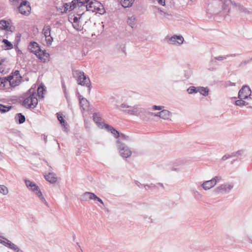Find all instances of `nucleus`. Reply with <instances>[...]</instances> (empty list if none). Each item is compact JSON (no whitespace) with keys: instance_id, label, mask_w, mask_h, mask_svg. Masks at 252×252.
I'll list each match as a JSON object with an SVG mask.
<instances>
[{"instance_id":"nucleus-9","label":"nucleus","mask_w":252,"mask_h":252,"mask_svg":"<svg viewBox=\"0 0 252 252\" xmlns=\"http://www.w3.org/2000/svg\"><path fill=\"white\" fill-rule=\"evenodd\" d=\"M252 91L250 87L247 85H245L240 89L238 93V98L239 99H251L250 97Z\"/></svg>"},{"instance_id":"nucleus-35","label":"nucleus","mask_w":252,"mask_h":252,"mask_svg":"<svg viewBox=\"0 0 252 252\" xmlns=\"http://www.w3.org/2000/svg\"><path fill=\"white\" fill-rule=\"evenodd\" d=\"M0 193L6 195L8 193L7 188L4 185H0Z\"/></svg>"},{"instance_id":"nucleus-28","label":"nucleus","mask_w":252,"mask_h":252,"mask_svg":"<svg viewBox=\"0 0 252 252\" xmlns=\"http://www.w3.org/2000/svg\"><path fill=\"white\" fill-rule=\"evenodd\" d=\"M197 91L204 96H207L208 95L209 90L206 88L203 87H198Z\"/></svg>"},{"instance_id":"nucleus-13","label":"nucleus","mask_w":252,"mask_h":252,"mask_svg":"<svg viewBox=\"0 0 252 252\" xmlns=\"http://www.w3.org/2000/svg\"><path fill=\"white\" fill-rule=\"evenodd\" d=\"M82 0H73L71 3H66V7H65L66 10H72L77 6H80V2H82Z\"/></svg>"},{"instance_id":"nucleus-48","label":"nucleus","mask_w":252,"mask_h":252,"mask_svg":"<svg viewBox=\"0 0 252 252\" xmlns=\"http://www.w3.org/2000/svg\"><path fill=\"white\" fill-rule=\"evenodd\" d=\"M5 241L3 240V242H1V244L4 245V246L8 247L9 245L8 244V243H9L10 241L6 239H5Z\"/></svg>"},{"instance_id":"nucleus-19","label":"nucleus","mask_w":252,"mask_h":252,"mask_svg":"<svg viewBox=\"0 0 252 252\" xmlns=\"http://www.w3.org/2000/svg\"><path fill=\"white\" fill-rule=\"evenodd\" d=\"M103 126L106 129L111 132L115 138H118L119 137V136H120V133L114 127L107 124H104Z\"/></svg>"},{"instance_id":"nucleus-45","label":"nucleus","mask_w":252,"mask_h":252,"mask_svg":"<svg viewBox=\"0 0 252 252\" xmlns=\"http://www.w3.org/2000/svg\"><path fill=\"white\" fill-rule=\"evenodd\" d=\"M234 157V154H231V155H224L222 157V160H225L228 159L229 158Z\"/></svg>"},{"instance_id":"nucleus-47","label":"nucleus","mask_w":252,"mask_h":252,"mask_svg":"<svg viewBox=\"0 0 252 252\" xmlns=\"http://www.w3.org/2000/svg\"><path fill=\"white\" fill-rule=\"evenodd\" d=\"M226 59V56H219V57H217L215 58V60H218V61H222V60H223L224 59Z\"/></svg>"},{"instance_id":"nucleus-26","label":"nucleus","mask_w":252,"mask_h":252,"mask_svg":"<svg viewBox=\"0 0 252 252\" xmlns=\"http://www.w3.org/2000/svg\"><path fill=\"white\" fill-rule=\"evenodd\" d=\"M134 0H121L122 5L125 7H129L132 6Z\"/></svg>"},{"instance_id":"nucleus-43","label":"nucleus","mask_w":252,"mask_h":252,"mask_svg":"<svg viewBox=\"0 0 252 252\" xmlns=\"http://www.w3.org/2000/svg\"><path fill=\"white\" fill-rule=\"evenodd\" d=\"M222 178L220 176H216L214 178L212 179L213 181H214L215 185L217 184V183L220 182Z\"/></svg>"},{"instance_id":"nucleus-40","label":"nucleus","mask_w":252,"mask_h":252,"mask_svg":"<svg viewBox=\"0 0 252 252\" xmlns=\"http://www.w3.org/2000/svg\"><path fill=\"white\" fill-rule=\"evenodd\" d=\"M238 10L241 12H243L247 14H250L251 12L246 7H244L241 6H239L238 7Z\"/></svg>"},{"instance_id":"nucleus-34","label":"nucleus","mask_w":252,"mask_h":252,"mask_svg":"<svg viewBox=\"0 0 252 252\" xmlns=\"http://www.w3.org/2000/svg\"><path fill=\"white\" fill-rule=\"evenodd\" d=\"M8 247L14 251H15L16 252H18L19 251V249L18 247L14 243H12L11 241L9 242V243H8Z\"/></svg>"},{"instance_id":"nucleus-56","label":"nucleus","mask_w":252,"mask_h":252,"mask_svg":"<svg viewBox=\"0 0 252 252\" xmlns=\"http://www.w3.org/2000/svg\"><path fill=\"white\" fill-rule=\"evenodd\" d=\"M135 184H136V185L137 186H138V187H139L140 185H141V183H139V182H138V181H136V182H135Z\"/></svg>"},{"instance_id":"nucleus-49","label":"nucleus","mask_w":252,"mask_h":252,"mask_svg":"<svg viewBox=\"0 0 252 252\" xmlns=\"http://www.w3.org/2000/svg\"><path fill=\"white\" fill-rule=\"evenodd\" d=\"M44 91V89L42 87H39L37 89V92L39 95L42 94H43V92Z\"/></svg>"},{"instance_id":"nucleus-6","label":"nucleus","mask_w":252,"mask_h":252,"mask_svg":"<svg viewBox=\"0 0 252 252\" xmlns=\"http://www.w3.org/2000/svg\"><path fill=\"white\" fill-rule=\"evenodd\" d=\"M80 2V6L79 7H85L86 11H92L94 12L97 6L100 5V2L96 0H82Z\"/></svg>"},{"instance_id":"nucleus-29","label":"nucleus","mask_w":252,"mask_h":252,"mask_svg":"<svg viewBox=\"0 0 252 252\" xmlns=\"http://www.w3.org/2000/svg\"><path fill=\"white\" fill-rule=\"evenodd\" d=\"M12 108V106L4 105L0 104V112L5 113L9 111Z\"/></svg>"},{"instance_id":"nucleus-5","label":"nucleus","mask_w":252,"mask_h":252,"mask_svg":"<svg viewBox=\"0 0 252 252\" xmlns=\"http://www.w3.org/2000/svg\"><path fill=\"white\" fill-rule=\"evenodd\" d=\"M77 75V82L78 85L86 86L88 88V93H90L91 90V83L89 77H87L83 71H76Z\"/></svg>"},{"instance_id":"nucleus-1","label":"nucleus","mask_w":252,"mask_h":252,"mask_svg":"<svg viewBox=\"0 0 252 252\" xmlns=\"http://www.w3.org/2000/svg\"><path fill=\"white\" fill-rule=\"evenodd\" d=\"M119 109L126 114L139 117L143 120H145L147 118L148 111L138 105L132 106L124 102L119 106Z\"/></svg>"},{"instance_id":"nucleus-18","label":"nucleus","mask_w":252,"mask_h":252,"mask_svg":"<svg viewBox=\"0 0 252 252\" xmlns=\"http://www.w3.org/2000/svg\"><path fill=\"white\" fill-rule=\"evenodd\" d=\"M79 100L81 107H82L84 110H87L89 106V102L88 100L84 97H82L81 96H80Z\"/></svg>"},{"instance_id":"nucleus-10","label":"nucleus","mask_w":252,"mask_h":252,"mask_svg":"<svg viewBox=\"0 0 252 252\" xmlns=\"http://www.w3.org/2000/svg\"><path fill=\"white\" fill-rule=\"evenodd\" d=\"M19 12L24 15H29L31 11L30 3L26 0L23 1L18 7Z\"/></svg>"},{"instance_id":"nucleus-51","label":"nucleus","mask_w":252,"mask_h":252,"mask_svg":"<svg viewBox=\"0 0 252 252\" xmlns=\"http://www.w3.org/2000/svg\"><path fill=\"white\" fill-rule=\"evenodd\" d=\"M252 58L250 59L249 60H248V61H243L241 63L240 65H242V64H246L248 63H249L250 62H252Z\"/></svg>"},{"instance_id":"nucleus-21","label":"nucleus","mask_w":252,"mask_h":252,"mask_svg":"<svg viewBox=\"0 0 252 252\" xmlns=\"http://www.w3.org/2000/svg\"><path fill=\"white\" fill-rule=\"evenodd\" d=\"M93 120L94 122L99 126L103 127V124L101 123L102 118L100 115L97 113H94L93 114Z\"/></svg>"},{"instance_id":"nucleus-31","label":"nucleus","mask_w":252,"mask_h":252,"mask_svg":"<svg viewBox=\"0 0 252 252\" xmlns=\"http://www.w3.org/2000/svg\"><path fill=\"white\" fill-rule=\"evenodd\" d=\"M191 193L194 198L196 199L201 198L202 196V194L198 190L194 189H192Z\"/></svg>"},{"instance_id":"nucleus-41","label":"nucleus","mask_w":252,"mask_h":252,"mask_svg":"<svg viewBox=\"0 0 252 252\" xmlns=\"http://www.w3.org/2000/svg\"><path fill=\"white\" fill-rule=\"evenodd\" d=\"M80 17H77L76 16H72L69 17V21L72 24L74 23H76L79 21V19Z\"/></svg>"},{"instance_id":"nucleus-2","label":"nucleus","mask_w":252,"mask_h":252,"mask_svg":"<svg viewBox=\"0 0 252 252\" xmlns=\"http://www.w3.org/2000/svg\"><path fill=\"white\" fill-rule=\"evenodd\" d=\"M28 50L31 53L34 54L43 63H46L49 61V54L45 50H41L36 42H31L28 46Z\"/></svg>"},{"instance_id":"nucleus-3","label":"nucleus","mask_w":252,"mask_h":252,"mask_svg":"<svg viewBox=\"0 0 252 252\" xmlns=\"http://www.w3.org/2000/svg\"><path fill=\"white\" fill-rule=\"evenodd\" d=\"M37 94L34 90H29V94L23 101L22 105L26 108L34 109L38 103Z\"/></svg>"},{"instance_id":"nucleus-46","label":"nucleus","mask_w":252,"mask_h":252,"mask_svg":"<svg viewBox=\"0 0 252 252\" xmlns=\"http://www.w3.org/2000/svg\"><path fill=\"white\" fill-rule=\"evenodd\" d=\"M244 153L243 150H239L236 153H232V154H234V157H238L239 156L242 155Z\"/></svg>"},{"instance_id":"nucleus-32","label":"nucleus","mask_w":252,"mask_h":252,"mask_svg":"<svg viewBox=\"0 0 252 252\" xmlns=\"http://www.w3.org/2000/svg\"><path fill=\"white\" fill-rule=\"evenodd\" d=\"M244 99H239L235 101V104L237 106H243L249 104V103L243 100Z\"/></svg>"},{"instance_id":"nucleus-57","label":"nucleus","mask_w":252,"mask_h":252,"mask_svg":"<svg viewBox=\"0 0 252 252\" xmlns=\"http://www.w3.org/2000/svg\"><path fill=\"white\" fill-rule=\"evenodd\" d=\"M44 140L45 143H46L47 142V136L45 135H44Z\"/></svg>"},{"instance_id":"nucleus-59","label":"nucleus","mask_w":252,"mask_h":252,"mask_svg":"<svg viewBox=\"0 0 252 252\" xmlns=\"http://www.w3.org/2000/svg\"><path fill=\"white\" fill-rule=\"evenodd\" d=\"M157 184H158V185H159L160 186H161V187H162V188H163V187H163V184H162V183H158Z\"/></svg>"},{"instance_id":"nucleus-16","label":"nucleus","mask_w":252,"mask_h":252,"mask_svg":"<svg viewBox=\"0 0 252 252\" xmlns=\"http://www.w3.org/2000/svg\"><path fill=\"white\" fill-rule=\"evenodd\" d=\"M8 84L12 87L18 86L21 82L22 79H19L12 76H8Z\"/></svg>"},{"instance_id":"nucleus-23","label":"nucleus","mask_w":252,"mask_h":252,"mask_svg":"<svg viewBox=\"0 0 252 252\" xmlns=\"http://www.w3.org/2000/svg\"><path fill=\"white\" fill-rule=\"evenodd\" d=\"M15 120L16 122L22 124L25 122V117L22 113H17L15 116Z\"/></svg>"},{"instance_id":"nucleus-20","label":"nucleus","mask_w":252,"mask_h":252,"mask_svg":"<svg viewBox=\"0 0 252 252\" xmlns=\"http://www.w3.org/2000/svg\"><path fill=\"white\" fill-rule=\"evenodd\" d=\"M46 180L51 184L55 183L57 181V177L54 173H49L45 176Z\"/></svg>"},{"instance_id":"nucleus-4","label":"nucleus","mask_w":252,"mask_h":252,"mask_svg":"<svg viewBox=\"0 0 252 252\" xmlns=\"http://www.w3.org/2000/svg\"><path fill=\"white\" fill-rule=\"evenodd\" d=\"M25 183L27 187L36 194L41 202L45 204L46 206H48V203L43 196L39 187L34 182L29 180L26 179L25 180Z\"/></svg>"},{"instance_id":"nucleus-30","label":"nucleus","mask_w":252,"mask_h":252,"mask_svg":"<svg viewBox=\"0 0 252 252\" xmlns=\"http://www.w3.org/2000/svg\"><path fill=\"white\" fill-rule=\"evenodd\" d=\"M105 10L103 6L100 2V5L97 6L96 8V11L94 12L98 13L100 14H103L105 13Z\"/></svg>"},{"instance_id":"nucleus-53","label":"nucleus","mask_w":252,"mask_h":252,"mask_svg":"<svg viewBox=\"0 0 252 252\" xmlns=\"http://www.w3.org/2000/svg\"><path fill=\"white\" fill-rule=\"evenodd\" d=\"M158 3L162 5H164L165 0H158Z\"/></svg>"},{"instance_id":"nucleus-17","label":"nucleus","mask_w":252,"mask_h":252,"mask_svg":"<svg viewBox=\"0 0 252 252\" xmlns=\"http://www.w3.org/2000/svg\"><path fill=\"white\" fill-rule=\"evenodd\" d=\"M96 195L91 192H85L82 195V199L84 201H89L90 200H94Z\"/></svg>"},{"instance_id":"nucleus-39","label":"nucleus","mask_w":252,"mask_h":252,"mask_svg":"<svg viewBox=\"0 0 252 252\" xmlns=\"http://www.w3.org/2000/svg\"><path fill=\"white\" fill-rule=\"evenodd\" d=\"M73 27L78 31H81L83 28L81 25L80 24L79 21L76 23H72Z\"/></svg>"},{"instance_id":"nucleus-54","label":"nucleus","mask_w":252,"mask_h":252,"mask_svg":"<svg viewBox=\"0 0 252 252\" xmlns=\"http://www.w3.org/2000/svg\"><path fill=\"white\" fill-rule=\"evenodd\" d=\"M20 0H10V2H13V4H16V2H18Z\"/></svg>"},{"instance_id":"nucleus-33","label":"nucleus","mask_w":252,"mask_h":252,"mask_svg":"<svg viewBox=\"0 0 252 252\" xmlns=\"http://www.w3.org/2000/svg\"><path fill=\"white\" fill-rule=\"evenodd\" d=\"M198 87L196 88L194 86L189 87L188 90L187 92L189 94H192L193 93H196L198 92Z\"/></svg>"},{"instance_id":"nucleus-61","label":"nucleus","mask_w":252,"mask_h":252,"mask_svg":"<svg viewBox=\"0 0 252 252\" xmlns=\"http://www.w3.org/2000/svg\"><path fill=\"white\" fill-rule=\"evenodd\" d=\"M3 240L0 239V243L1 244V242H3Z\"/></svg>"},{"instance_id":"nucleus-38","label":"nucleus","mask_w":252,"mask_h":252,"mask_svg":"<svg viewBox=\"0 0 252 252\" xmlns=\"http://www.w3.org/2000/svg\"><path fill=\"white\" fill-rule=\"evenodd\" d=\"M9 76H12L13 78H16L19 79H22V76L20 74V72L18 70H16L11 73Z\"/></svg>"},{"instance_id":"nucleus-60","label":"nucleus","mask_w":252,"mask_h":252,"mask_svg":"<svg viewBox=\"0 0 252 252\" xmlns=\"http://www.w3.org/2000/svg\"><path fill=\"white\" fill-rule=\"evenodd\" d=\"M225 237L226 239L230 238V236H229L228 235H226Z\"/></svg>"},{"instance_id":"nucleus-36","label":"nucleus","mask_w":252,"mask_h":252,"mask_svg":"<svg viewBox=\"0 0 252 252\" xmlns=\"http://www.w3.org/2000/svg\"><path fill=\"white\" fill-rule=\"evenodd\" d=\"M119 140L120 141L121 140H125V141H129L130 140L129 137L127 135H126L123 133H120V136H119Z\"/></svg>"},{"instance_id":"nucleus-12","label":"nucleus","mask_w":252,"mask_h":252,"mask_svg":"<svg viewBox=\"0 0 252 252\" xmlns=\"http://www.w3.org/2000/svg\"><path fill=\"white\" fill-rule=\"evenodd\" d=\"M184 38L182 36L174 35L168 40V43L174 45H180L183 43Z\"/></svg>"},{"instance_id":"nucleus-25","label":"nucleus","mask_w":252,"mask_h":252,"mask_svg":"<svg viewBox=\"0 0 252 252\" xmlns=\"http://www.w3.org/2000/svg\"><path fill=\"white\" fill-rule=\"evenodd\" d=\"M160 114L161 115V119L164 120H168L171 116V113L169 111L167 110H161V113Z\"/></svg>"},{"instance_id":"nucleus-44","label":"nucleus","mask_w":252,"mask_h":252,"mask_svg":"<svg viewBox=\"0 0 252 252\" xmlns=\"http://www.w3.org/2000/svg\"><path fill=\"white\" fill-rule=\"evenodd\" d=\"M161 113V111H160L159 112H158V113H155L150 112H148V111L147 115H150L154 116H155V117H158L161 118V115L160 114Z\"/></svg>"},{"instance_id":"nucleus-7","label":"nucleus","mask_w":252,"mask_h":252,"mask_svg":"<svg viewBox=\"0 0 252 252\" xmlns=\"http://www.w3.org/2000/svg\"><path fill=\"white\" fill-rule=\"evenodd\" d=\"M117 146L122 157L127 158L131 156L132 152L129 148L119 140L117 141Z\"/></svg>"},{"instance_id":"nucleus-55","label":"nucleus","mask_w":252,"mask_h":252,"mask_svg":"<svg viewBox=\"0 0 252 252\" xmlns=\"http://www.w3.org/2000/svg\"><path fill=\"white\" fill-rule=\"evenodd\" d=\"M236 56V54H230V55H226V58L227 57H235Z\"/></svg>"},{"instance_id":"nucleus-22","label":"nucleus","mask_w":252,"mask_h":252,"mask_svg":"<svg viewBox=\"0 0 252 252\" xmlns=\"http://www.w3.org/2000/svg\"><path fill=\"white\" fill-rule=\"evenodd\" d=\"M9 23L5 20L0 21V29L7 31H11V27L9 26Z\"/></svg>"},{"instance_id":"nucleus-8","label":"nucleus","mask_w":252,"mask_h":252,"mask_svg":"<svg viewBox=\"0 0 252 252\" xmlns=\"http://www.w3.org/2000/svg\"><path fill=\"white\" fill-rule=\"evenodd\" d=\"M234 187V184L231 183H225L221 184L214 189L216 194H227L229 193Z\"/></svg>"},{"instance_id":"nucleus-11","label":"nucleus","mask_w":252,"mask_h":252,"mask_svg":"<svg viewBox=\"0 0 252 252\" xmlns=\"http://www.w3.org/2000/svg\"><path fill=\"white\" fill-rule=\"evenodd\" d=\"M43 33L46 38L47 44L51 45L53 38L51 36V27L49 25H45L43 29Z\"/></svg>"},{"instance_id":"nucleus-15","label":"nucleus","mask_w":252,"mask_h":252,"mask_svg":"<svg viewBox=\"0 0 252 252\" xmlns=\"http://www.w3.org/2000/svg\"><path fill=\"white\" fill-rule=\"evenodd\" d=\"M215 7H217L218 10H215L213 12L218 13L221 9H225L226 7V4L221 1H215L214 3Z\"/></svg>"},{"instance_id":"nucleus-50","label":"nucleus","mask_w":252,"mask_h":252,"mask_svg":"<svg viewBox=\"0 0 252 252\" xmlns=\"http://www.w3.org/2000/svg\"><path fill=\"white\" fill-rule=\"evenodd\" d=\"M163 107L161 106H157V105H153V109L154 110H161L162 109Z\"/></svg>"},{"instance_id":"nucleus-27","label":"nucleus","mask_w":252,"mask_h":252,"mask_svg":"<svg viewBox=\"0 0 252 252\" xmlns=\"http://www.w3.org/2000/svg\"><path fill=\"white\" fill-rule=\"evenodd\" d=\"M8 77L7 78H0V89H3L8 84Z\"/></svg>"},{"instance_id":"nucleus-52","label":"nucleus","mask_w":252,"mask_h":252,"mask_svg":"<svg viewBox=\"0 0 252 252\" xmlns=\"http://www.w3.org/2000/svg\"><path fill=\"white\" fill-rule=\"evenodd\" d=\"M94 200H97V201H98L99 202H100L101 204H102V205H103V201L101 199H100L99 197H97L96 195V197L95 198V199Z\"/></svg>"},{"instance_id":"nucleus-58","label":"nucleus","mask_w":252,"mask_h":252,"mask_svg":"<svg viewBox=\"0 0 252 252\" xmlns=\"http://www.w3.org/2000/svg\"><path fill=\"white\" fill-rule=\"evenodd\" d=\"M144 187L146 189H147V188H150V186L148 185H144Z\"/></svg>"},{"instance_id":"nucleus-14","label":"nucleus","mask_w":252,"mask_h":252,"mask_svg":"<svg viewBox=\"0 0 252 252\" xmlns=\"http://www.w3.org/2000/svg\"><path fill=\"white\" fill-rule=\"evenodd\" d=\"M214 181L212 179L205 181L201 185V188L205 190H208L215 186Z\"/></svg>"},{"instance_id":"nucleus-37","label":"nucleus","mask_w":252,"mask_h":252,"mask_svg":"<svg viewBox=\"0 0 252 252\" xmlns=\"http://www.w3.org/2000/svg\"><path fill=\"white\" fill-rule=\"evenodd\" d=\"M2 42L5 45V47L7 49H11L13 48V45L10 42L8 41L7 39H4L2 40Z\"/></svg>"},{"instance_id":"nucleus-42","label":"nucleus","mask_w":252,"mask_h":252,"mask_svg":"<svg viewBox=\"0 0 252 252\" xmlns=\"http://www.w3.org/2000/svg\"><path fill=\"white\" fill-rule=\"evenodd\" d=\"M58 119L59 121L60 124L63 126L64 127H65L66 126H67L66 124L65 123V121L62 116L59 115H58Z\"/></svg>"},{"instance_id":"nucleus-24","label":"nucleus","mask_w":252,"mask_h":252,"mask_svg":"<svg viewBox=\"0 0 252 252\" xmlns=\"http://www.w3.org/2000/svg\"><path fill=\"white\" fill-rule=\"evenodd\" d=\"M136 20L135 16L132 15L129 16L127 19V23L129 26L133 28L136 25Z\"/></svg>"}]
</instances>
